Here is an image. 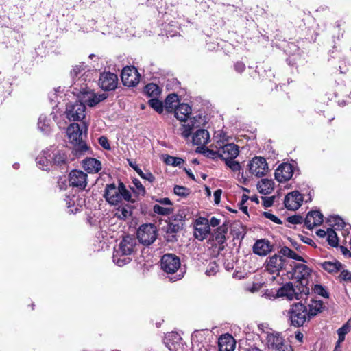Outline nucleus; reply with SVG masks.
<instances>
[{
    "instance_id": "2eb2a0df",
    "label": "nucleus",
    "mask_w": 351,
    "mask_h": 351,
    "mask_svg": "<svg viewBox=\"0 0 351 351\" xmlns=\"http://www.w3.org/2000/svg\"><path fill=\"white\" fill-rule=\"evenodd\" d=\"M140 77L137 69L133 66L123 68L121 75L123 84L128 87L136 86L139 83Z\"/></svg>"
},
{
    "instance_id": "f704fd0d",
    "label": "nucleus",
    "mask_w": 351,
    "mask_h": 351,
    "mask_svg": "<svg viewBox=\"0 0 351 351\" xmlns=\"http://www.w3.org/2000/svg\"><path fill=\"white\" fill-rule=\"evenodd\" d=\"M129 165L134 169L135 171L144 180L149 181L150 183H152L155 178L153 174L149 171L143 172L136 164V162L128 160Z\"/></svg>"
},
{
    "instance_id": "5701e85b",
    "label": "nucleus",
    "mask_w": 351,
    "mask_h": 351,
    "mask_svg": "<svg viewBox=\"0 0 351 351\" xmlns=\"http://www.w3.org/2000/svg\"><path fill=\"white\" fill-rule=\"evenodd\" d=\"M53 152L50 149L43 150L36 158L37 167L43 171H49L52 167Z\"/></svg>"
},
{
    "instance_id": "4468645a",
    "label": "nucleus",
    "mask_w": 351,
    "mask_h": 351,
    "mask_svg": "<svg viewBox=\"0 0 351 351\" xmlns=\"http://www.w3.org/2000/svg\"><path fill=\"white\" fill-rule=\"evenodd\" d=\"M137 245L136 237L132 236H126L120 241L116 249V257L121 255L130 256L134 251Z\"/></svg>"
},
{
    "instance_id": "f8f14e48",
    "label": "nucleus",
    "mask_w": 351,
    "mask_h": 351,
    "mask_svg": "<svg viewBox=\"0 0 351 351\" xmlns=\"http://www.w3.org/2000/svg\"><path fill=\"white\" fill-rule=\"evenodd\" d=\"M267 346L274 351H293L291 346L285 344L282 336L277 332L268 333L266 337Z\"/></svg>"
},
{
    "instance_id": "a18cd8bd",
    "label": "nucleus",
    "mask_w": 351,
    "mask_h": 351,
    "mask_svg": "<svg viewBox=\"0 0 351 351\" xmlns=\"http://www.w3.org/2000/svg\"><path fill=\"white\" fill-rule=\"evenodd\" d=\"M155 213L160 215H169L173 212L171 207H164L159 204H155L153 207Z\"/></svg>"
},
{
    "instance_id": "72a5a7b5",
    "label": "nucleus",
    "mask_w": 351,
    "mask_h": 351,
    "mask_svg": "<svg viewBox=\"0 0 351 351\" xmlns=\"http://www.w3.org/2000/svg\"><path fill=\"white\" fill-rule=\"evenodd\" d=\"M178 97L176 94L169 95L165 101V109L168 112H173L178 106Z\"/></svg>"
},
{
    "instance_id": "09e8293b",
    "label": "nucleus",
    "mask_w": 351,
    "mask_h": 351,
    "mask_svg": "<svg viewBox=\"0 0 351 351\" xmlns=\"http://www.w3.org/2000/svg\"><path fill=\"white\" fill-rule=\"evenodd\" d=\"M313 291H314L315 293H316L319 295H321L325 298H329L328 293L326 290L325 287L324 286H322V285H319V284L315 285L314 287L313 288Z\"/></svg>"
},
{
    "instance_id": "ddd939ff",
    "label": "nucleus",
    "mask_w": 351,
    "mask_h": 351,
    "mask_svg": "<svg viewBox=\"0 0 351 351\" xmlns=\"http://www.w3.org/2000/svg\"><path fill=\"white\" fill-rule=\"evenodd\" d=\"M251 174L260 178L268 171V165L266 160L261 156L254 157L247 165Z\"/></svg>"
},
{
    "instance_id": "8fccbe9b",
    "label": "nucleus",
    "mask_w": 351,
    "mask_h": 351,
    "mask_svg": "<svg viewBox=\"0 0 351 351\" xmlns=\"http://www.w3.org/2000/svg\"><path fill=\"white\" fill-rule=\"evenodd\" d=\"M226 165L228 168H230L232 171L237 172L239 171L240 173L241 167L237 161L234 160V159H230L225 161Z\"/></svg>"
},
{
    "instance_id": "1a4fd4ad",
    "label": "nucleus",
    "mask_w": 351,
    "mask_h": 351,
    "mask_svg": "<svg viewBox=\"0 0 351 351\" xmlns=\"http://www.w3.org/2000/svg\"><path fill=\"white\" fill-rule=\"evenodd\" d=\"M311 274V269L306 265L298 263L295 264L292 271L288 273V276L292 279H295L300 284V287L306 286L308 278Z\"/></svg>"
},
{
    "instance_id": "f03ea898",
    "label": "nucleus",
    "mask_w": 351,
    "mask_h": 351,
    "mask_svg": "<svg viewBox=\"0 0 351 351\" xmlns=\"http://www.w3.org/2000/svg\"><path fill=\"white\" fill-rule=\"evenodd\" d=\"M71 75L73 82L71 86V91L77 98L80 99L90 89L86 82L90 81V73L85 71L83 64H80L73 67L71 71Z\"/></svg>"
},
{
    "instance_id": "473e14b6",
    "label": "nucleus",
    "mask_w": 351,
    "mask_h": 351,
    "mask_svg": "<svg viewBox=\"0 0 351 351\" xmlns=\"http://www.w3.org/2000/svg\"><path fill=\"white\" fill-rule=\"evenodd\" d=\"M321 267L328 273H335L341 270L342 264L337 261H324L320 263Z\"/></svg>"
},
{
    "instance_id": "0eeeda50",
    "label": "nucleus",
    "mask_w": 351,
    "mask_h": 351,
    "mask_svg": "<svg viewBox=\"0 0 351 351\" xmlns=\"http://www.w3.org/2000/svg\"><path fill=\"white\" fill-rule=\"evenodd\" d=\"M287 316L292 326H302L308 318L307 308L300 302L293 304L288 311Z\"/></svg>"
},
{
    "instance_id": "6ab92c4d",
    "label": "nucleus",
    "mask_w": 351,
    "mask_h": 351,
    "mask_svg": "<svg viewBox=\"0 0 351 351\" xmlns=\"http://www.w3.org/2000/svg\"><path fill=\"white\" fill-rule=\"evenodd\" d=\"M294 167L290 163L280 165L275 171V178L279 182L289 180L293 175Z\"/></svg>"
},
{
    "instance_id": "79ce46f5",
    "label": "nucleus",
    "mask_w": 351,
    "mask_h": 351,
    "mask_svg": "<svg viewBox=\"0 0 351 351\" xmlns=\"http://www.w3.org/2000/svg\"><path fill=\"white\" fill-rule=\"evenodd\" d=\"M116 249L114 250L112 260L113 262L118 266L122 267L126 264H128L131 261V258L128 255H121L116 257Z\"/></svg>"
},
{
    "instance_id": "39448f33",
    "label": "nucleus",
    "mask_w": 351,
    "mask_h": 351,
    "mask_svg": "<svg viewBox=\"0 0 351 351\" xmlns=\"http://www.w3.org/2000/svg\"><path fill=\"white\" fill-rule=\"evenodd\" d=\"M161 269L167 274H175L170 278L171 281H177L183 278L182 271L177 273L181 266L180 259L173 254H166L162 256L160 261Z\"/></svg>"
},
{
    "instance_id": "c756f323",
    "label": "nucleus",
    "mask_w": 351,
    "mask_h": 351,
    "mask_svg": "<svg viewBox=\"0 0 351 351\" xmlns=\"http://www.w3.org/2000/svg\"><path fill=\"white\" fill-rule=\"evenodd\" d=\"M83 167L88 173H96L101 169V162L93 158H87L83 160Z\"/></svg>"
},
{
    "instance_id": "9b49d317",
    "label": "nucleus",
    "mask_w": 351,
    "mask_h": 351,
    "mask_svg": "<svg viewBox=\"0 0 351 351\" xmlns=\"http://www.w3.org/2000/svg\"><path fill=\"white\" fill-rule=\"evenodd\" d=\"M156 237V228L151 223L141 226L137 231L139 242L145 245H149L154 243Z\"/></svg>"
},
{
    "instance_id": "b1692460",
    "label": "nucleus",
    "mask_w": 351,
    "mask_h": 351,
    "mask_svg": "<svg viewBox=\"0 0 351 351\" xmlns=\"http://www.w3.org/2000/svg\"><path fill=\"white\" fill-rule=\"evenodd\" d=\"M108 95L106 93H95L91 88L80 99L86 103L90 107H94L99 102L105 100Z\"/></svg>"
},
{
    "instance_id": "774afa93",
    "label": "nucleus",
    "mask_w": 351,
    "mask_h": 351,
    "mask_svg": "<svg viewBox=\"0 0 351 351\" xmlns=\"http://www.w3.org/2000/svg\"><path fill=\"white\" fill-rule=\"evenodd\" d=\"M158 202L162 205H171V200L167 197L160 199L158 200Z\"/></svg>"
},
{
    "instance_id": "393cba45",
    "label": "nucleus",
    "mask_w": 351,
    "mask_h": 351,
    "mask_svg": "<svg viewBox=\"0 0 351 351\" xmlns=\"http://www.w3.org/2000/svg\"><path fill=\"white\" fill-rule=\"evenodd\" d=\"M210 133H182L186 139L191 138L194 145H199V147H205L204 145L207 144L210 139Z\"/></svg>"
},
{
    "instance_id": "412c9836",
    "label": "nucleus",
    "mask_w": 351,
    "mask_h": 351,
    "mask_svg": "<svg viewBox=\"0 0 351 351\" xmlns=\"http://www.w3.org/2000/svg\"><path fill=\"white\" fill-rule=\"evenodd\" d=\"M210 227L208 220L204 217H200L195 223V237L197 239L202 241L208 235Z\"/></svg>"
},
{
    "instance_id": "4c0bfd02",
    "label": "nucleus",
    "mask_w": 351,
    "mask_h": 351,
    "mask_svg": "<svg viewBox=\"0 0 351 351\" xmlns=\"http://www.w3.org/2000/svg\"><path fill=\"white\" fill-rule=\"evenodd\" d=\"M279 254L282 257L286 256L296 261L304 262V260L302 256L298 255L294 251L286 246L282 247L280 250Z\"/></svg>"
},
{
    "instance_id": "bf43d9fd",
    "label": "nucleus",
    "mask_w": 351,
    "mask_h": 351,
    "mask_svg": "<svg viewBox=\"0 0 351 351\" xmlns=\"http://www.w3.org/2000/svg\"><path fill=\"white\" fill-rule=\"evenodd\" d=\"M248 199H249V197L247 195H243L242 199H241V202L239 203L240 209L244 213H247V207L245 205V204L247 201Z\"/></svg>"
},
{
    "instance_id": "a19ab883",
    "label": "nucleus",
    "mask_w": 351,
    "mask_h": 351,
    "mask_svg": "<svg viewBox=\"0 0 351 351\" xmlns=\"http://www.w3.org/2000/svg\"><path fill=\"white\" fill-rule=\"evenodd\" d=\"M145 93L150 97H156L160 93L159 86L154 83H150L145 87Z\"/></svg>"
},
{
    "instance_id": "f3484780",
    "label": "nucleus",
    "mask_w": 351,
    "mask_h": 351,
    "mask_svg": "<svg viewBox=\"0 0 351 351\" xmlns=\"http://www.w3.org/2000/svg\"><path fill=\"white\" fill-rule=\"evenodd\" d=\"M98 84L104 91L114 90L118 84L117 75L110 72H104L99 76Z\"/></svg>"
},
{
    "instance_id": "58836bf2",
    "label": "nucleus",
    "mask_w": 351,
    "mask_h": 351,
    "mask_svg": "<svg viewBox=\"0 0 351 351\" xmlns=\"http://www.w3.org/2000/svg\"><path fill=\"white\" fill-rule=\"evenodd\" d=\"M131 208L126 205L119 207L114 213V216L121 220H125L131 215Z\"/></svg>"
},
{
    "instance_id": "0e129e2a",
    "label": "nucleus",
    "mask_w": 351,
    "mask_h": 351,
    "mask_svg": "<svg viewBox=\"0 0 351 351\" xmlns=\"http://www.w3.org/2000/svg\"><path fill=\"white\" fill-rule=\"evenodd\" d=\"M208 223H209V227L210 226L217 227V226H219L220 220L217 219L215 217H211V219H210V221H208Z\"/></svg>"
},
{
    "instance_id": "052dcab7",
    "label": "nucleus",
    "mask_w": 351,
    "mask_h": 351,
    "mask_svg": "<svg viewBox=\"0 0 351 351\" xmlns=\"http://www.w3.org/2000/svg\"><path fill=\"white\" fill-rule=\"evenodd\" d=\"M338 330H339L341 332H343L346 334L349 332L350 330H351V317L346 322V324L343 325L342 327H341Z\"/></svg>"
},
{
    "instance_id": "e433bc0d",
    "label": "nucleus",
    "mask_w": 351,
    "mask_h": 351,
    "mask_svg": "<svg viewBox=\"0 0 351 351\" xmlns=\"http://www.w3.org/2000/svg\"><path fill=\"white\" fill-rule=\"evenodd\" d=\"M228 228L226 226H219L217 231L215 233L214 237L215 240L219 243V244H223L225 243L226 240V235L227 234Z\"/></svg>"
},
{
    "instance_id": "49530a36",
    "label": "nucleus",
    "mask_w": 351,
    "mask_h": 351,
    "mask_svg": "<svg viewBox=\"0 0 351 351\" xmlns=\"http://www.w3.org/2000/svg\"><path fill=\"white\" fill-rule=\"evenodd\" d=\"M50 121L45 117H40L38 121V128L42 132H47L51 129Z\"/></svg>"
},
{
    "instance_id": "a211bd4d",
    "label": "nucleus",
    "mask_w": 351,
    "mask_h": 351,
    "mask_svg": "<svg viewBox=\"0 0 351 351\" xmlns=\"http://www.w3.org/2000/svg\"><path fill=\"white\" fill-rule=\"evenodd\" d=\"M206 123V118L202 114H197L192 117H189L187 121L183 124L186 128L184 132H190L192 130L197 129L196 132H207V130L203 128Z\"/></svg>"
},
{
    "instance_id": "e2e57ef3",
    "label": "nucleus",
    "mask_w": 351,
    "mask_h": 351,
    "mask_svg": "<svg viewBox=\"0 0 351 351\" xmlns=\"http://www.w3.org/2000/svg\"><path fill=\"white\" fill-rule=\"evenodd\" d=\"M234 69L239 73H242L245 69V65L241 62H237L234 64Z\"/></svg>"
},
{
    "instance_id": "bb28decb",
    "label": "nucleus",
    "mask_w": 351,
    "mask_h": 351,
    "mask_svg": "<svg viewBox=\"0 0 351 351\" xmlns=\"http://www.w3.org/2000/svg\"><path fill=\"white\" fill-rule=\"evenodd\" d=\"M272 250L270 242L265 239H260L256 241L253 246V252L259 256H266Z\"/></svg>"
},
{
    "instance_id": "6e6552de",
    "label": "nucleus",
    "mask_w": 351,
    "mask_h": 351,
    "mask_svg": "<svg viewBox=\"0 0 351 351\" xmlns=\"http://www.w3.org/2000/svg\"><path fill=\"white\" fill-rule=\"evenodd\" d=\"M68 138L73 145L75 154L80 156L88 153L90 147L87 145L85 138L86 133H67Z\"/></svg>"
},
{
    "instance_id": "423d86ee",
    "label": "nucleus",
    "mask_w": 351,
    "mask_h": 351,
    "mask_svg": "<svg viewBox=\"0 0 351 351\" xmlns=\"http://www.w3.org/2000/svg\"><path fill=\"white\" fill-rule=\"evenodd\" d=\"M308 293L309 289L307 286H303L302 288L299 287L295 289L291 282H287L277 291L276 296L293 300L302 299L304 296H306Z\"/></svg>"
},
{
    "instance_id": "3c124183",
    "label": "nucleus",
    "mask_w": 351,
    "mask_h": 351,
    "mask_svg": "<svg viewBox=\"0 0 351 351\" xmlns=\"http://www.w3.org/2000/svg\"><path fill=\"white\" fill-rule=\"evenodd\" d=\"M174 193L178 196L184 197L189 195V189L182 186L176 185L174 187Z\"/></svg>"
},
{
    "instance_id": "2f4dec72",
    "label": "nucleus",
    "mask_w": 351,
    "mask_h": 351,
    "mask_svg": "<svg viewBox=\"0 0 351 351\" xmlns=\"http://www.w3.org/2000/svg\"><path fill=\"white\" fill-rule=\"evenodd\" d=\"M323 308L324 304L322 301L314 300H311V302L308 304V311H307L308 319L313 316L317 315L319 313L322 311Z\"/></svg>"
},
{
    "instance_id": "5fc2aeb1",
    "label": "nucleus",
    "mask_w": 351,
    "mask_h": 351,
    "mask_svg": "<svg viewBox=\"0 0 351 351\" xmlns=\"http://www.w3.org/2000/svg\"><path fill=\"white\" fill-rule=\"evenodd\" d=\"M339 279L341 281L350 282L351 273L348 270H343L339 276Z\"/></svg>"
},
{
    "instance_id": "cd10ccee",
    "label": "nucleus",
    "mask_w": 351,
    "mask_h": 351,
    "mask_svg": "<svg viewBox=\"0 0 351 351\" xmlns=\"http://www.w3.org/2000/svg\"><path fill=\"white\" fill-rule=\"evenodd\" d=\"M235 344L234 339L228 334L221 336L218 341L219 351H234Z\"/></svg>"
},
{
    "instance_id": "a878e982",
    "label": "nucleus",
    "mask_w": 351,
    "mask_h": 351,
    "mask_svg": "<svg viewBox=\"0 0 351 351\" xmlns=\"http://www.w3.org/2000/svg\"><path fill=\"white\" fill-rule=\"evenodd\" d=\"M323 222V215L317 210L309 212L304 219V223L309 230L315 226L322 224Z\"/></svg>"
},
{
    "instance_id": "c9c22d12",
    "label": "nucleus",
    "mask_w": 351,
    "mask_h": 351,
    "mask_svg": "<svg viewBox=\"0 0 351 351\" xmlns=\"http://www.w3.org/2000/svg\"><path fill=\"white\" fill-rule=\"evenodd\" d=\"M53 152V156L50 157L52 160V165H61L64 164L66 160V156L62 151L57 149H49Z\"/></svg>"
},
{
    "instance_id": "69168bd1",
    "label": "nucleus",
    "mask_w": 351,
    "mask_h": 351,
    "mask_svg": "<svg viewBox=\"0 0 351 351\" xmlns=\"http://www.w3.org/2000/svg\"><path fill=\"white\" fill-rule=\"evenodd\" d=\"M221 195V189H217L214 192V199H215V204H218L219 203Z\"/></svg>"
},
{
    "instance_id": "37998d69",
    "label": "nucleus",
    "mask_w": 351,
    "mask_h": 351,
    "mask_svg": "<svg viewBox=\"0 0 351 351\" xmlns=\"http://www.w3.org/2000/svg\"><path fill=\"white\" fill-rule=\"evenodd\" d=\"M327 241L330 245L332 247H337L338 245V238L337 233L332 228H328L327 230Z\"/></svg>"
},
{
    "instance_id": "ea45409f",
    "label": "nucleus",
    "mask_w": 351,
    "mask_h": 351,
    "mask_svg": "<svg viewBox=\"0 0 351 351\" xmlns=\"http://www.w3.org/2000/svg\"><path fill=\"white\" fill-rule=\"evenodd\" d=\"M328 221L330 223V226L335 230H341L346 226V223L339 216H330Z\"/></svg>"
},
{
    "instance_id": "680f3d73",
    "label": "nucleus",
    "mask_w": 351,
    "mask_h": 351,
    "mask_svg": "<svg viewBox=\"0 0 351 351\" xmlns=\"http://www.w3.org/2000/svg\"><path fill=\"white\" fill-rule=\"evenodd\" d=\"M274 201V197H263V203L265 207H269L272 206Z\"/></svg>"
},
{
    "instance_id": "dca6fc26",
    "label": "nucleus",
    "mask_w": 351,
    "mask_h": 351,
    "mask_svg": "<svg viewBox=\"0 0 351 351\" xmlns=\"http://www.w3.org/2000/svg\"><path fill=\"white\" fill-rule=\"evenodd\" d=\"M286 265V260L280 254H274L267 258L265 263L266 270L272 274L279 275Z\"/></svg>"
},
{
    "instance_id": "c03bdc74",
    "label": "nucleus",
    "mask_w": 351,
    "mask_h": 351,
    "mask_svg": "<svg viewBox=\"0 0 351 351\" xmlns=\"http://www.w3.org/2000/svg\"><path fill=\"white\" fill-rule=\"evenodd\" d=\"M133 185L134 186L132 188L133 192L136 193L137 195L143 196L146 191L145 187L141 184V181L138 179L133 180Z\"/></svg>"
},
{
    "instance_id": "f257e3e1",
    "label": "nucleus",
    "mask_w": 351,
    "mask_h": 351,
    "mask_svg": "<svg viewBox=\"0 0 351 351\" xmlns=\"http://www.w3.org/2000/svg\"><path fill=\"white\" fill-rule=\"evenodd\" d=\"M86 106L82 102H75L66 106V114L69 121H73L67 127L66 132H87L88 125L84 121Z\"/></svg>"
},
{
    "instance_id": "de8ad7c7",
    "label": "nucleus",
    "mask_w": 351,
    "mask_h": 351,
    "mask_svg": "<svg viewBox=\"0 0 351 351\" xmlns=\"http://www.w3.org/2000/svg\"><path fill=\"white\" fill-rule=\"evenodd\" d=\"M149 106L154 109L157 112L161 114L165 108V105L162 102L156 99H151L149 101Z\"/></svg>"
},
{
    "instance_id": "7c9ffc66",
    "label": "nucleus",
    "mask_w": 351,
    "mask_h": 351,
    "mask_svg": "<svg viewBox=\"0 0 351 351\" xmlns=\"http://www.w3.org/2000/svg\"><path fill=\"white\" fill-rule=\"evenodd\" d=\"M274 182L272 180L262 179L257 184V189L260 193L263 195L270 194L274 190Z\"/></svg>"
},
{
    "instance_id": "603ef678",
    "label": "nucleus",
    "mask_w": 351,
    "mask_h": 351,
    "mask_svg": "<svg viewBox=\"0 0 351 351\" xmlns=\"http://www.w3.org/2000/svg\"><path fill=\"white\" fill-rule=\"evenodd\" d=\"M217 271H218L217 265L215 263V262H212L208 265V269L206 271V274L207 276H213V275L216 274Z\"/></svg>"
},
{
    "instance_id": "aec40b11",
    "label": "nucleus",
    "mask_w": 351,
    "mask_h": 351,
    "mask_svg": "<svg viewBox=\"0 0 351 351\" xmlns=\"http://www.w3.org/2000/svg\"><path fill=\"white\" fill-rule=\"evenodd\" d=\"M69 184L80 190L84 189L87 185V174L81 170H73L69 173Z\"/></svg>"
},
{
    "instance_id": "4be33fe9",
    "label": "nucleus",
    "mask_w": 351,
    "mask_h": 351,
    "mask_svg": "<svg viewBox=\"0 0 351 351\" xmlns=\"http://www.w3.org/2000/svg\"><path fill=\"white\" fill-rule=\"evenodd\" d=\"M303 201L302 195L297 191L288 193L284 200L285 207L288 210H295L300 208Z\"/></svg>"
},
{
    "instance_id": "c85d7f7f",
    "label": "nucleus",
    "mask_w": 351,
    "mask_h": 351,
    "mask_svg": "<svg viewBox=\"0 0 351 351\" xmlns=\"http://www.w3.org/2000/svg\"><path fill=\"white\" fill-rule=\"evenodd\" d=\"M173 112L177 119L185 123L189 119V115L191 114L192 109L189 105L181 104L176 108Z\"/></svg>"
},
{
    "instance_id": "864d4df0",
    "label": "nucleus",
    "mask_w": 351,
    "mask_h": 351,
    "mask_svg": "<svg viewBox=\"0 0 351 351\" xmlns=\"http://www.w3.org/2000/svg\"><path fill=\"white\" fill-rule=\"evenodd\" d=\"M165 162L168 165H172L173 166H178L183 162V160L178 157L169 156L165 160Z\"/></svg>"
},
{
    "instance_id": "9d476101",
    "label": "nucleus",
    "mask_w": 351,
    "mask_h": 351,
    "mask_svg": "<svg viewBox=\"0 0 351 351\" xmlns=\"http://www.w3.org/2000/svg\"><path fill=\"white\" fill-rule=\"evenodd\" d=\"M185 217L184 210H180L175 219L170 221L167 224L166 227V238L168 241H173L176 239L175 234L182 228Z\"/></svg>"
},
{
    "instance_id": "7ed1b4c3",
    "label": "nucleus",
    "mask_w": 351,
    "mask_h": 351,
    "mask_svg": "<svg viewBox=\"0 0 351 351\" xmlns=\"http://www.w3.org/2000/svg\"><path fill=\"white\" fill-rule=\"evenodd\" d=\"M104 197L110 204L117 205L122 199L130 202L131 193L122 182H120L118 186L115 184H110L106 186Z\"/></svg>"
},
{
    "instance_id": "13d9d810",
    "label": "nucleus",
    "mask_w": 351,
    "mask_h": 351,
    "mask_svg": "<svg viewBox=\"0 0 351 351\" xmlns=\"http://www.w3.org/2000/svg\"><path fill=\"white\" fill-rule=\"evenodd\" d=\"M263 215L266 218L270 219L271 221H272L273 222H274L277 224L282 223V221L279 218H278L276 215H274L270 213L265 212Z\"/></svg>"
},
{
    "instance_id": "338daca9",
    "label": "nucleus",
    "mask_w": 351,
    "mask_h": 351,
    "mask_svg": "<svg viewBox=\"0 0 351 351\" xmlns=\"http://www.w3.org/2000/svg\"><path fill=\"white\" fill-rule=\"evenodd\" d=\"M302 217L298 216H293L289 217V221L293 223H300L301 222Z\"/></svg>"
},
{
    "instance_id": "6e6d98bb",
    "label": "nucleus",
    "mask_w": 351,
    "mask_h": 351,
    "mask_svg": "<svg viewBox=\"0 0 351 351\" xmlns=\"http://www.w3.org/2000/svg\"><path fill=\"white\" fill-rule=\"evenodd\" d=\"M75 199V197L73 196L72 197H66L65 198V199H64V201L66 202V204L67 206V208H71L69 211L71 212V213L77 212V208H75V209H72L71 208L73 206H74Z\"/></svg>"
},
{
    "instance_id": "4d7b16f0",
    "label": "nucleus",
    "mask_w": 351,
    "mask_h": 351,
    "mask_svg": "<svg viewBox=\"0 0 351 351\" xmlns=\"http://www.w3.org/2000/svg\"><path fill=\"white\" fill-rule=\"evenodd\" d=\"M99 144L105 149L110 150L111 149L108 138L104 136H101L98 139Z\"/></svg>"
},
{
    "instance_id": "20e7f679",
    "label": "nucleus",
    "mask_w": 351,
    "mask_h": 351,
    "mask_svg": "<svg viewBox=\"0 0 351 351\" xmlns=\"http://www.w3.org/2000/svg\"><path fill=\"white\" fill-rule=\"evenodd\" d=\"M215 147L217 149V152L210 150L207 147H199L197 149V152L212 158H214L215 155H217L224 161L230 159H234L239 152L238 146L233 143L223 145V143L217 141V145Z\"/></svg>"
}]
</instances>
